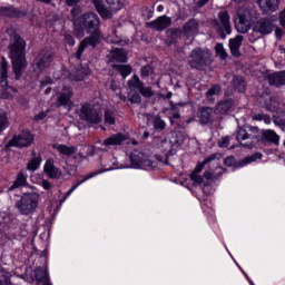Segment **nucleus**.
I'll return each mask as SVG.
<instances>
[{"label":"nucleus","mask_w":285,"mask_h":285,"mask_svg":"<svg viewBox=\"0 0 285 285\" xmlns=\"http://www.w3.org/2000/svg\"><path fill=\"white\" fill-rule=\"evenodd\" d=\"M100 20L99 16L95 13H85L80 18L73 20V32L76 37H83V31L90 37L85 38L76 52L77 59H81V55L86 48H97L99 41H101V31H99Z\"/></svg>","instance_id":"1"},{"label":"nucleus","mask_w":285,"mask_h":285,"mask_svg":"<svg viewBox=\"0 0 285 285\" xmlns=\"http://www.w3.org/2000/svg\"><path fill=\"white\" fill-rule=\"evenodd\" d=\"M9 57L12 61L16 79H21L23 70L28 67V61H26V41L17 33H13L11 38Z\"/></svg>","instance_id":"2"},{"label":"nucleus","mask_w":285,"mask_h":285,"mask_svg":"<svg viewBox=\"0 0 285 285\" xmlns=\"http://www.w3.org/2000/svg\"><path fill=\"white\" fill-rule=\"evenodd\" d=\"M220 157L222 155L219 154H213L208 156L203 163H199L194 169V173L190 175L191 181L195 184H202V181H204V178L199 176V173L204 170L205 166H208L209 168V170L204 173L205 179H210L212 181L219 179V177L224 175V168L219 165Z\"/></svg>","instance_id":"3"},{"label":"nucleus","mask_w":285,"mask_h":285,"mask_svg":"<svg viewBox=\"0 0 285 285\" xmlns=\"http://www.w3.org/2000/svg\"><path fill=\"white\" fill-rule=\"evenodd\" d=\"M186 141V135L181 131L171 132L169 136V139H163L160 140L156 148L165 155V157H170V155H175L181 146H184V142Z\"/></svg>","instance_id":"4"},{"label":"nucleus","mask_w":285,"mask_h":285,"mask_svg":"<svg viewBox=\"0 0 285 285\" xmlns=\"http://www.w3.org/2000/svg\"><path fill=\"white\" fill-rule=\"evenodd\" d=\"M39 197L40 196L37 191L24 194L18 204L20 213L22 215H30V213H35L39 206Z\"/></svg>","instance_id":"5"},{"label":"nucleus","mask_w":285,"mask_h":285,"mask_svg":"<svg viewBox=\"0 0 285 285\" xmlns=\"http://www.w3.org/2000/svg\"><path fill=\"white\" fill-rule=\"evenodd\" d=\"M250 23H253V13L247 9H238L235 17L237 32L246 35L250 30Z\"/></svg>","instance_id":"6"},{"label":"nucleus","mask_w":285,"mask_h":285,"mask_svg":"<svg viewBox=\"0 0 285 285\" xmlns=\"http://www.w3.org/2000/svg\"><path fill=\"white\" fill-rule=\"evenodd\" d=\"M56 106L57 108H70L72 106V88L66 85H59L56 89Z\"/></svg>","instance_id":"7"},{"label":"nucleus","mask_w":285,"mask_h":285,"mask_svg":"<svg viewBox=\"0 0 285 285\" xmlns=\"http://www.w3.org/2000/svg\"><path fill=\"white\" fill-rule=\"evenodd\" d=\"M79 117L88 124H101V109L97 106L85 104L81 106Z\"/></svg>","instance_id":"8"},{"label":"nucleus","mask_w":285,"mask_h":285,"mask_svg":"<svg viewBox=\"0 0 285 285\" xmlns=\"http://www.w3.org/2000/svg\"><path fill=\"white\" fill-rule=\"evenodd\" d=\"M130 168H140L146 170V168H155V161L150 159V156L144 154L139 150H134L130 156Z\"/></svg>","instance_id":"9"},{"label":"nucleus","mask_w":285,"mask_h":285,"mask_svg":"<svg viewBox=\"0 0 285 285\" xmlns=\"http://www.w3.org/2000/svg\"><path fill=\"white\" fill-rule=\"evenodd\" d=\"M210 60V52L204 49H195L188 57V63L191 68L196 70H202L206 63Z\"/></svg>","instance_id":"10"},{"label":"nucleus","mask_w":285,"mask_h":285,"mask_svg":"<svg viewBox=\"0 0 285 285\" xmlns=\"http://www.w3.org/2000/svg\"><path fill=\"white\" fill-rule=\"evenodd\" d=\"M50 63H52V51H50V49L40 51L32 65L33 72L41 75Z\"/></svg>","instance_id":"11"},{"label":"nucleus","mask_w":285,"mask_h":285,"mask_svg":"<svg viewBox=\"0 0 285 285\" xmlns=\"http://www.w3.org/2000/svg\"><path fill=\"white\" fill-rule=\"evenodd\" d=\"M218 19L220 23L214 22V26L217 32H219V35L223 37V39H226V33L230 35V32H233V28L230 27V16L228 14V12L223 11L219 12Z\"/></svg>","instance_id":"12"},{"label":"nucleus","mask_w":285,"mask_h":285,"mask_svg":"<svg viewBox=\"0 0 285 285\" xmlns=\"http://www.w3.org/2000/svg\"><path fill=\"white\" fill-rule=\"evenodd\" d=\"M277 17H273V19H262L258 20L254 26V32H258V35H271L273 32V29L275 28V24H273V21H276Z\"/></svg>","instance_id":"13"},{"label":"nucleus","mask_w":285,"mask_h":285,"mask_svg":"<svg viewBox=\"0 0 285 285\" xmlns=\"http://www.w3.org/2000/svg\"><path fill=\"white\" fill-rule=\"evenodd\" d=\"M173 26V18L168 16L158 17L156 20L147 23V28H151L153 30H157L158 32H163L166 28H170Z\"/></svg>","instance_id":"14"},{"label":"nucleus","mask_w":285,"mask_h":285,"mask_svg":"<svg viewBox=\"0 0 285 285\" xmlns=\"http://www.w3.org/2000/svg\"><path fill=\"white\" fill-rule=\"evenodd\" d=\"M32 134L30 131H22L18 136H14L11 139V146H16L17 148H24L26 146H30L33 141Z\"/></svg>","instance_id":"15"},{"label":"nucleus","mask_w":285,"mask_h":285,"mask_svg":"<svg viewBox=\"0 0 285 285\" xmlns=\"http://www.w3.org/2000/svg\"><path fill=\"white\" fill-rule=\"evenodd\" d=\"M100 166L102 167L101 170H96L94 173H108L109 170H117L119 168H126V166H117V159L112 156H105L101 161Z\"/></svg>","instance_id":"16"},{"label":"nucleus","mask_w":285,"mask_h":285,"mask_svg":"<svg viewBox=\"0 0 285 285\" xmlns=\"http://www.w3.org/2000/svg\"><path fill=\"white\" fill-rule=\"evenodd\" d=\"M257 3L264 14H271L279 10V0H257Z\"/></svg>","instance_id":"17"},{"label":"nucleus","mask_w":285,"mask_h":285,"mask_svg":"<svg viewBox=\"0 0 285 285\" xmlns=\"http://www.w3.org/2000/svg\"><path fill=\"white\" fill-rule=\"evenodd\" d=\"M43 171L50 179H59L62 175L61 169L55 166V160L52 159L46 161Z\"/></svg>","instance_id":"18"},{"label":"nucleus","mask_w":285,"mask_h":285,"mask_svg":"<svg viewBox=\"0 0 285 285\" xmlns=\"http://www.w3.org/2000/svg\"><path fill=\"white\" fill-rule=\"evenodd\" d=\"M91 2L102 19H110L112 17V11L107 8L106 0H91Z\"/></svg>","instance_id":"19"},{"label":"nucleus","mask_w":285,"mask_h":285,"mask_svg":"<svg viewBox=\"0 0 285 285\" xmlns=\"http://www.w3.org/2000/svg\"><path fill=\"white\" fill-rule=\"evenodd\" d=\"M267 79L269 86H276V88H279V86H285V71L271 73Z\"/></svg>","instance_id":"20"},{"label":"nucleus","mask_w":285,"mask_h":285,"mask_svg":"<svg viewBox=\"0 0 285 285\" xmlns=\"http://www.w3.org/2000/svg\"><path fill=\"white\" fill-rule=\"evenodd\" d=\"M242 41H244L243 36H236L229 39V50L233 57H239V48H242Z\"/></svg>","instance_id":"21"},{"label":"nucleus","mask_w":285,"mask_h":285,"mask_svg":"<svg viewBox=\"0 0 285 285\" xmlns=\"http://www.w3.org/2000/svg\"><path fill=\"white\" fill-rule=\"evenodd\" d=\"M126 141V136L124 134H115L109 138H106L102 146H119Z\"/></svg>","instance_id":"22"},{"label":"nucleus","mask_w":285,"mask_h":285,"mask_svg":"<svg viewBox=\"0 0 285 285\" xmlns=\"http://www.w3.org/2000/svg\"><path fill=\"white\" fill-rule=\"evenodd\" d=\"M117 61L118 63H126L128 61V55L126 53V50L124 49H116L111 53L110 63H115Z\"/></svg>","instance_id":"23"},{"label":"nucleus","mask_w":285,"mask_h":285,"mask_svg":"<svg viewBox=\"0 0 285 285\" xmlns=\"http://www.w3.org/2000/svg\"><path fill=\"white\" fill-rule=\"evenodd\" d=\"M210 115H213V109L208 107H202L198 109V112H197V117L200 124H203L204 126H206V124H209Z\"/></svg>","instance_id":"24"},{"label":"nucleus","mask_w":285,"mask_h":285,"mask_svg":"<svg viewBox=\"0 0 285 285\" xmlns=\"http://www.w3.org/2000/svg\"><path fill=\"white\" fill-rule=\"evenodd\" d=\"M55 150H58L60 155H65V157H70L71 155H75L77 153V147H68L66 145H57L55 144L52 146Z\"/></svg>","instance_id":"25"},{"label":"nucleus","mask_w":285,"mask_h":285,"mask_svg":"<svg viewBox=\"0 0 285 285\" xmlns=\"http://www.w3.org/2000/svg\"><path fill=\"white\" fill-rule=\"evenodd\" d=\"M198 31L199 24L195 20H190L184 26V32L187 37H193L194 35H197Z\"/></svg>","instance_id":"26"},{"label":"nucleus","mask_w":285,"mask_h":285,"mask_svg":"<svg viewBox=\"0 0 285 285\" xmlns=\"http://www.w3.org/2000/svg\"><path fill=\"white\" fill-rule=\"evenodd\" d=\"M0 83L1 86H8V61L6 58H2L0 62Z\"/></svg>","instance_id":"27"},{"label":"nucleus","mask_w":285,"mask_h":285,"mask_svg":"<svg viewBox=\"0 0 285 285\" xmlns=\"http://www.w3.org/2000/svg\"><path fill=\"white\" fill-rule=\"evenodd\" d=\"M99 173H101V171L90 173L87 176H85L82 180L78 181L76 185L72 186V188L69 189L65 199H68V197H70L81 186V184H86V181H88V179H92V177H97V175H99Z\"/></svg>","instance_id":"28"},{"label":"nucleus","mask_w":285,"mask_h":285,"mask_svg":"<svg viewBox=\"0 0 285 285\" xmlns=\"http://www.w3.org/2000/svg\"><path fill=\"white\" fill-rule=\"evenodd\" d=\"M28 184V175L26 171L21 170L19 171L16 181L10 187V190H14V188H21V186H26Z\"/></svg>","instance_id":"29"},{"label":"nucleus","mask_w":285,"mask_h":285,"mask_svg":"<svg viewBox=\"0 0 285 285\" xmlns=\"http://www.w3.org/2000/svg\"><path fill=\"white\" fill-rule=\"evenodd\" d=\"M253 130H257V128L250 126L239 128L236 136L237 141H246V139H249L250 136L248 135V132H253Z\"/></svg>","instance_id":"30"},{"label":"nucleus","mask_w":285,"mask_h":285,"mask_svg":"<svg viewBox=\"0 0 285 285\" xmlns=\"http://www.w3.org/2000/svg\"><path fill=\"white\" fill-rule=\"evenodd\" d=\"M233 107V101L224 100L216 105L215 112L216 115H226L228 110Z\"/></svg>","instance_id":"31"},{"label":"nucleus","mask_w":285,"mask_h":285,"mask_svg":"<svg viewBox=\"0 0 285 285\" xmlns=\"http://www.w3.org/2000/svg\"><path fill=\"white\" fill-rule=\"evenodd\" d=\"M263 137L264 139H267V141L275 144V146H279V136L274 130H263Z\"/></svg>","instance_id":"32"},{"label":"nucleus","mask_w":285,"mask_h":285,"mask_svg":"<svg viewBox=\"0 0 285 285\" xmlns=\"http://www.w3.org/2000/svg\"><path fill=\"white\" fill-rule=\"evenodd\" d=\"M39 166H41V155H35L31 158V160L27 165V170H30L31 173H35V170H38Z\"/></svg>","instance_id":"33"},{"label":"nucleus","mask_w":285,"mask_h":285,"mask_svg":"<svg viewBox=\"0 0 285 285\" xmlns=\"http://www.w3.org/2000/svg\"><path fill=\"white\" fill-rule=\"evenodd\" d=\"M257 159H262V154L256 153V154H254L252 156H247V157L243 158L238 163L237 167L238 168H244V166H248V164H253V161H257Z\"/></svg>","instance_id":"34"},{"label":"nucleus","mask_w":285,"mask_h":285,"mask_svg":"<svg viewBox=\"0 0 285 285\" xmlns=\"http://www.w3.org/2000/svg\"><path fill=\"white\" fill-rule=\"evenodd\" d=\"M111 66L121 75L122 79H126V77H128L130 72H132V68H130V66L128 65L112 63Z\"/></svg>","instance_id":"35"},{"label":"nucleus","mask_w":285,"mask_h":285,"mask_svg":"<svg viewBox=\"0 0 285 285\" xmlns=\"http://www.w3.org/2000/svg\"><path fill=\"white\" fill-rule=\"evenodd\" d=\"M106 2L108 3V6H110L109 10L111 11V16L112 12H117L121 10L124 6H126V0H106Z\"/></svg>","instance_id":"36"},{"label":"nucleus","mask_w":285,"mask_h":285,"mask_svg":"<svg viewBox=\"0 0 285 285\" xmlns=\"http://www.w3.org/2000/svg\"><path fill=\"white\" fill-rule=\"evenodd\" d=\"M232 86L237 90L238 92H244L246 90V82L244 81V78L239 76H235L234 80L232 82Z\"/></svg>","instance_id":"37"},{"label":"nucleus","mask_w":285,"mask_h":285,"mask_svg":"<svg viewBox=\"0 0 285 285\" xmlns=\"http://www.w3.org/2000/svg\"><path fill=\"white\" fill-rule=\"evenodd\" d=\"M91 75L90 68L88 67H81L76 71V81H83L86 77H89Z\"/></svg>","instance_id":"38"},{"label":"nucleus","mask_w":285,"mask_h":285,"mask_svg":"<svg viewBox=\"0 0 285 285\" xmlns=\"http://www.w3.org/2000/svg\"><path fill=\"white\" fill-rule=\"evenodd\" d=\"M141 86H144V83L137 76H134L130 80H128V87L130 90H140Z\"/></svg>","instance_id":"39"},{"label":"nucleus","mask_w":285,"mask_h":285,"mask_svg":"<svg viewBox=\"0 0 285 285\" xmlns=\"http://www.w3.org/2000/svg\"><path fill=\"white\" fill-rule=\"evenodd\" d=\"M219 92H222V87H219V85H214L206 92V97L207 99H210L212 97H215V95H219Z\"/></svg>","instance_id":"40"},{"label":"nucleus","mask_w":285,"mask_h":285,"mask_svg":"<svg viewBox=\"0 0 285 285\" xmlns=\"http://www.w3.org/2000/svg\"><path fill=\"white\" fill-rule=\"evenodd\" d=\"M8 128V116L6 111L0 109V132Z\"/></svg>","instance_id":"41"},{"label":"nucleus","mask_w":285,"mask_h":285,"mask_svg":"<svg viewBox=\"0 0 285 285\" xmlns=\"http://www.w3.org/2000/svg\"><path fill=\"white\" fill-rule=\"evenodd\" d=\"M215 51L217 57H219L220 59H226V57H228V55L226 53V50L224 49V45L222 43L216 45Z\"/></svg>","instance_id":"42"},{"label":"nucleus","mask_w":285,"mask_h":285,"mask_svg":"<svg viewBox=\"0 0 285 285\" xmlns=\"http://www.w3.org/2000/svg\"><path fill=\"white\" fill-rule=\"evenodd\" d=\"M105 124H107V126H112L115 124V114L112 111H105Z\"/></svg>","instance_id":"43"},{"label":"nucleus","mask_w":285,"mask_h":285,"mask_svg":"<svg viewBox=\"0 0 285 285\" xmlns=\"http://www.w3.org/2000/svg\"><path fill=\"white\" fill-rule=\"evenodd\" d=\"M154 128L156 130H164L166 128V121L161 120L160 117H156L154 120Z\"/></svg>","instance_id":"44"},{"label":"nucleus","mask_w":285,"mask_h":285,"mask_svg":"<svg viewBox=\"0 0 285 285\" xmlns=\"http://www.w3.org/2000/svg\"><path fill=\"white\" fill-rule=\"evenodd\" d=\"M138 91L144 97H153V90L149 87H144V85L141 86L140 89H138Z\"/></svg>","instance_id":"45"},{"label":"nucleus","mask_w":285,"mask_h":285,"mask_svg":"<svg viewBox=\"0 0 285 285\" xmlns=\"http://www.w3.org/2000/svg\"><path fill=\"white\" fill-rule=\"evenodd\" d=\"M230 144V138L228 137H223L219 142L218 146L219 148H228V145Z\"/></svg>","instance_id":"46"},{"label":"nucleus","mask_w":285,"mask_h":285,"mask_svg":"<svg viewBox=\"0 0 285 285\" xmlns=\"http://www.w3.org/2000/svg\"><path fill=\"white\" fill-rule=\"evenodd\" d=\"M8 219V215L6 213H0V233L6 228V222Z\"/></svg>","instance_id":"47"},{"label":"nucleus","mask_w":285,"mask_h":285,"mask_svg":"<svg viewBox=\"0 0 285 285\" xmlns=\"http://www.w3.org/2000/svg\"><path fill=\"white\" fill-rule=\"evenodd\" d=\"M151 72H153L151 66H145L141 68V77H149Z\"/></svg>","instance_id":"48"},{"label":"nucleus","mask_w":285,"mask_h":285,"mask_svg":"<svg viewBox=\"0 0 285 285\" xmlns=\"http://www.w3.org/2000/svg\"><path fill=\"white\" fill-rule=\"evenodd\" d=\"M129 101H131V104H139V101H141V96H139V94H129Z\"/></svg>","instance_id":"49"},{"label":"nucleus","mask_w":285,"mask_h":285,"mask_svg":"<svg viewBox=\"0 0 285 285\" xmlns=\"http://www.w3.org/2000/svg\"><path fill=\"white\" fill-rule=\"evenodd\" d=\"M224 164H225V166H229V167L235 166V157L229 156V157L225 158Z\"/></svg>","instance_id":"50"},{"label":"nucleus","mask_w":285,"mask_h":285,"mask_svg":"<svg viewBox=\"0 0 285 285\" xmlns=\"http://www.w3.org/2000/svg\"><path fill=\"white\" fill-rule=\"evenodd\" d=\"M48 117V112L41 111L40 114L35 116V121H41V119H46Z\"/></svg>","instance_id":"51"},{"label":"nucleus","mask_w":285,"mask_h":285,"mask_svg":"<svg viewBox=\"0 0 285 285\" xmlns=\"http://www.w3.org/2000/svg\"><path fill=\"white\" fill-rule=\"evenodd\" d=\"M65 40L69 46H75L76 43L75 38L71 35H65Z\"/></svg>","instance_id":"52"},{"label":"nucleus","mask_w":285,"mask_h":285,"mask_svg":"<svg viewBox=\"0 0 285 285\" xmlns=\"http://www.w3.org/2000/svg\"><path fill=\"white\" fill-rule=\"evenodd\" d=\"M40 186H42L45 190H50L52 188V185L48 180H41Z\"/></svg>","instance_id":"53"},{"label":"nucleus","mask_w":285,"mask_h":285,"mask_svg":"<svg viewBox=\"0 0 285 285\" xmlns=\"http://www.w3.org/2000/svg\"><path fill=\"white\" fill-rule=\"evenodd\" d=\"M82 0H66L67 6H77V3H81Z\"/></svg>","instance_id":"54"},{"label":"nucleus","mask_w":285,"mask_h":285,"mask_svg":"<svg viewBox=\"0 0 285 285\" xmlns=\"http://www.w3.org/2000/svg\"><path fill=\"white\" fill-rule=\"evenodd\" d=\"M89 150V155H95V149L99 148V145H96L95 147H87Z\"/></svg>","instance_id":"55"},{"label":"nucleus","mask_w":285,"mask_h":285,"mask_svg":"<svg viewBox=\"0 0 285 285\" xmlns=\"http://www.w3.org/2000/svg\"><path fill=\"white\" fill-rule=\"evenodd\" d=\"M48 83H52V79L47 78L45 81H41V86H46Z\"/></svg>","instance_id":"56"},{"label":"nucleus","mask_w":285,"mask_h":285,"mask_svg":"<svg viewBox=\"0 0 285 285\" xmlns=\"http://www.w3.org/2000/svg\"><path fill=\"white\" fill-rule=\"evenodd\" d=\"M207 2H208V0H199L198 1L199 8H203V6H206Z\"/></svg>","instance_id":"57"},{"label":"nucleus","mask_w":285,"mask_h":285,"mask_svg":"<svg viewBox=\"0 0 285 285\" xmlns=\"http://www.w3.org/2000/svg\"><path fill=\"white\" fill-rule=\"evenodd\" d=\"M276 37L282 38V30L276 29L275 31Z\"/></svg>","instance_id":"58"},{"label":"nucleus","mask_w":285,"mask_h":285,"mask_svg":"<svg viewBox=\"0 0 285 285\" xmlns=\"http://www.w3.org/2000/svg\"><path fill=\"white\" fill-rule=\"evenodd\" d=\"M157 11H158V12H164V6H163V4H159V6L157 7Z\"/></svg>","instance_id":"59"},{"label":"nucleus","mask_w":285,"mask_h":285,"mask_svg":"<svg viewBox=\"0 0 285 285\" xmlns=\"http://www.w3.org/2000/svg\"><path fill=\"white\" fill-rule=\"evenodd\" d=\"M208 190H210V186H205L204 189H203V193L207 194Z\"/></svg>","instance_id":"60"},{"label":"nucleus","mask_w":285,"mask_h":285,"mask_svg":"<svg viewBox=\"0 0 285 285\" xmlns=\"http://www.w3.org/2000/svg\"><path fill=\"white\" fill-rule=\"evenodd\" d=\"M79 12V8H75V9H72V11H71V14H77Z\"/></svg>","instance_id":"61"},{"label":"nucleus","mask_w":285,"mask_h":285,"mask_svg":"<svg viewBox=\"0 0 285 285\" xmlns=\"http://www.w3.org/2000/svg\"><path fill=\"white\" fill-rule=\"evenodd\" d=\"M148 137H150V134H149L148 131H145V132H144V138H145V139H148Z\"/></svg>","instance_id":"62"},{"label":"nucleus","mask_w":285,"mask_h":285,"mask_svg":"<svg viewBox=\"0 0 285 285\" xmlns=\"http://www.w3.org/2000/svg\"><path fill=\"white\" fill-rule=\"evenodd\" d=\"M174 119H179V114L178 112L174 114Z\"/></svg>","instance_id":"63"},{"label":"nucleus","mask_w":285,"mask_h":285,"mask_svg":"<svg viewBox=\"0 0 285 285\" xmlns=\"http://www.w3.org/2000/svg\"><path fill=\"white\" fill-rule=\"evenodd\" d=\"M247 281L249 282L250 285H255V283H253L248 276H247Z\"/></svg>","instance_id":"64"}]
</instances>
